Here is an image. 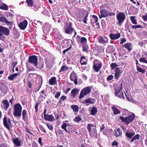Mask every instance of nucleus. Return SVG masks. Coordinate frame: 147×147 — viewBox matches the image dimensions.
Returning a JSON list of instances; mask_svg holds the SVG:
<instances>
[{
  "mask_svg": "<svg viewBox=\"0 0 147 147\" xmlns=\"http://www.w3.org/2000/svg\"><path fill=\"white\" fill-rule=\"evenodd\" d=\"M123 89V84L121 83L119 86L114 88V94L115 96L125 100V98L124 96L123 93L122 91Z\"/></svg>",
  "mask_w": 147,
  "mask_h": 147,
  "instance_id": "f257e3e1",
  "label": "nucleus"
},
{
  "mask_svg": "<svg viewBox=\"0 0 147 147\" xmlns=\"http://www.w3.org/2000/svg\"><path fill=\"white\" fill-rule=\"evenodd\" d=\"M120 119L123 122L125 123L126 125H128L130 123L132 122L135 118V115L134 113L129 115L128 117H123L120 116Z\"/></svg>",
  "mask_w": 147,
  "mask_h": 147,
  "instance_id": "f03ea898",
  "label": "nucleus"
},
{
  "mask_svg": "<svg viewBox=\"0 0 147 147\" xmlns=\"http://www.w3.org/2000/svg\"><path fill=\"white\" fill-rule=\"evenodd\" d=\"M22 107L19 103L16 104L14 106L13 115L15 117H20L22 115Z\"/></svg>",
  "mask_w": 147,
  "mask_h": 147,
  "instance_id": "7ed1b4c3",
  "label": "nucleus"
},
{
  "mask_svg": "<svg viewBox=\"0 0 147 147\" xmlns=\"http://www.w3.org/2000/svg\"><path fill=\"white\" fill-rule=\"evenodd\" d=\"M91 88L89 86H87L83 88L81 90L79 97V99H82L85 96L90 94L91 92Z\"/></svg>",
  "mask_w": 147,
  "mask_h": 147,
  "instance_id": "20e7f679",
  "label": "nucleus"
},
{
  "mask_svg": "<svg viewBox=\"0 0 147 147\" xmlns=\"http://www.w3.org/2000/svg\"><path fill=\"white\" fill-rule=\"evenodd\" d=\"M28 62L33 65L36 68H38L37 67L38 65V59L36 55H32L29 56Z\"/></svg>",
  "mask_w": 147,
  "mask_h": 147,
  "instance_id": "39448f33",
  "label": "nucleus"
},
{
  "mask_svg": "<svg viewBox=\"0 0 147 147\" xmlns=\"http://www.w3.org/2000/svg\"><path fill=\"white\" fill-rule=\"evenodd\" d=\"M116 17L118 21V24L121 26L125 19V13L123 12H120L117 14Z\"/></svg>",
  "mask_w": 147,
  "mask_h": 147,
  "instance_id": "423d86ee",
  "label": "nucleus"
},
{
  "mask_svg": "<svg viewBox=\"0 0 147 147\" xmlns=\"http://www.w3.org/2000/svg\"><path fill=\"white\" fill-rule=\"evenodd\" d=\"M64 29L66 33L69 34H71L74 30V28L72 27V24L71 22L65 26Z\"/></svg>",
  "mask_w": 147,
  "mask_h": 147,
  "instance_id": "0eeeda50",
  "label": "nucleus"
},
{
  "mask_svg": "<svg viewBox=\"0 0 147 147\" xmlns=\"http://www.w3.org/2000/svg\"><path fill=\"white\" fill-rule=\"evenodd\" d=\"M9 30L7 28L0 25V36L3 35L7 36L9 35L10 33Z\"/></svg>",
  "mask_w": 147,
  "mask_h": 147,
  "instance_id": "6e6552de",
  "label": "nucleus"
},
{
  "mask_svg": "<svg viewBox=\"0 0 147 147\" xmlns=\"http://www.w3.org/2000/svg\"><path fill=\"white\" fill-rule=\"evenodd\" d=\"M3 123L5 127L9 130L10 129V126L12 127L10 119L6 117H5L3 119Z\"/></svg>",
  "mask_w": 147,
  "mask_h": 147,
  "instance_id": "1a4fd4ad",
  "label": "nucleus"
},
{
  "mask_svg": "<svg viewBox=\"0 0 147 147\" xmlns=\"http://www.w3.org/2000/svg\"><path fill=\"white\" fill-rule=\"evenodd\" d=\"M95 61L99 62L98 63L94 64L93 66V69L95 72H98L102 67V63L98 60L95 59Z\"/></svg>",
  "mask_w": 147,
  "mask_h": 147,
  "instance_id": "9d476101",
  "label": "nucleus"
},
{
  "mask_svg": "<svg viewBox=\"0 0 147 147\" xmlns=\"http://www.w3.org/2000/svg\"><path fill=\"white\" fill-rule=\"evenodd\" d=\"M80 91V89L75 88L72 89L71 91V96L73 97V99L76 98Z\"/></svg>",
  "mask_w": 147,
  "mask_h": 147,
  "instance_id": "9b49d317",
  "label": "nucleus"
},
{
  "mask_svg": "<svg viewBox=\"0 0 147 147\" xmlns=\"http://www.w3.org/2000/svg\"><path fill=\"white\" fill-rule=\"evenodd\" d=\"M70 78L71 81L74 82L75 85L77 84V75L75 73H71L70 76Z\"/></svg>",
  "mask_w": 147,
  "mask_h": 147,
  "instance_id": "f8f14e48",
  "label": "nucleus"
},
{
  "mask_svg": "<svg viewBox=\"0 0 147 147\" xmlns=\"http://www.w3.org/2000/svg\"><path fill=\"white\" fill-rule=\"evenodd\" d=\"M121 74V70L119 68L116 67L115 69V73L114 77L115 79L117 80L119 78Z\"/></svg>",
  "mask_w": 147,
  "mask_h": 147,
  "instance_id": "ddd939ff",
  "label": "nucleus"
},
{
  "mask_svg": "<svg viewBox=\"0 0 147 147\" xmlns=\"http://www.w3.org/2000/svg\"><path fill=\"white\" fill-rule=\"evenodd\" d=\"M27 24V21L25 20L23 22L20 23L18 26L21 30H24L26 28Z\"/></svg>",
  "mask_w": 147,
  "mask_h": 147,
  "instance_id": "4468645a",
  "label": "nucleus"
},
{
  "mask_svg": "<svg viewBox=\"0 0 147 147\" xmlns=\"http://www.w3.org/2000/svg\"><path fill=\"white\" fill-rule=\"evenodd\" d=\"M109 36L111 40H115L119 38L120 37L121 34L119 33L115 34L111 33L109 34Z\"/></svg>",
  "mask_w": 147,
  "mask_h": 147,
  "instance_id": "2eb2a0df",
  "label": "nucleus"
},
{
  "mask_svg": "<svg viewBox=\"0 0 147 147\" xmlns=\"http://www.w3.org/2000/svg\"><path fill=\"white\" fill-rule=\"evenodd\" d=\"M96 101V100L91 98H89L87 99H85L84 101L82 102L83 104L90 103L94 104Z\"/></svg>",
  "mask_w": 147,
  "mask_h": 147,
  "instance_id": "dca6fc26",
  "label": "nucleus"
},
{
  "mask_svg": "<svg viewBox=\"0 0 147 147\" xmlns=\"http://www.w3.org/2000/svg\"><path fill=\"white\" fill-rule=\"evenodd\" d=\"M123 47H124L125 49L127 50L128 51L130 52L132 49V45L131 42L126 43L124 45H122Z\"/></svg>",
  "mask_w": 147,
  "mask_h": 147,
  "instance_id": "f3484780",
  "label": "nucleus"
},
{
  "mask_svg": "<svg viewBox=\"0 0 147 147\" xmlns=\"http://www.w3.org/2000/svg\"><path fill=\"white\" fill-rule=\"evenodd\" d=\"M0 22H4L7 25H11L12 23L9 21L4 16L0 17Z\"/></svg>",
  "mask_w": 147,
  "mask_h": 147,
  "instance_id": "a211bd4d",
  "label": "nucleus"
},
{
  "mask_svg": "<svg viewBox=\"0 0 147 147\" xmlns=\"http://www.w3.org/2000/svg\"><path fill=\"white\" fill-rule=\"evenodd\" d=\"M2 103L4 106V109L5 110H7L9 107V104L7 100H4L2 102Z\"/></svg>",
  "mask_w": 147,
  "mask_h": 147,
  "instance_id": "6ab92c4d",
  "label": "nucleus"
},
{
  "mask_svg": "<svg viewBox=\"0 0 147 147\" xmlns=\"http://www.w3.org/2000/svg\"><path fill=\"white\" fill-rule=\"evenodd\" d=\"M98 42L99 43L102 44L107 43L108 42V39L107 38H104L103 37L101 36L98 39Z\"/></svg>",
  "mask_w": 147,
  "mask_h": 147,
  "instance_id": "aec40b11",
  "label": "nucleus"
},
{
  "mask_svg": "<svg viewBox=\"0 0 147 147\" xmlns=\"http://www.w3.org/2000/svg\"><path fill=\"white\" fill-rule=\"evenodd\" d=\"M13 142L16 146H21V141H19L18 138H14L13 140Z\"/></svg>",
  "mask_w": 147,
  "mask_h": 147,
  "instance_id": "412c9836",
  "label": "nucleus"
},
{
  "mask_svg": "<svg viewBox=\"0 0 147 147\" xmlns=\"http://www.w3.org/2000/svg\"><path fill=\"white\" fill-rule=\"evenodd\" d=\"M122 134V131L119 128H118L117 130L115 131L114 135L115 137L117 138L121 135Z\"/></svg>",
  "mask_w": 147,
  "mask_h": 147,
  "instance_id": "4be33fe9",
  "label": "nucleus"
},
{
  "mask_svg": "<svg viewBox=\"0 0 147 147\" xmlns=\"http://www.w3.org/2000/svg\"><path fill=\"white\" fill-rule=\"evenodd\" d=\"M44 119L46 121H52L54 120V118L52 115L47 114L44 117Z\"/></svg>",
  "mask_w": 147,
  "mask_h": 147,
  "instance_id": "5701e85b",
  "label": "nucleus"
},
{
  "mask_svg": "<svg viewBox=\"0 0 147 147\" xmlns=\"http://www.w3.org/2000/svg\"><path fill=\"white\" fill-rule=\"evenodd\" d=\"M100 14L102 18H105L108 16V12L107 10L105 9H102L100 11Z\"/></svg>",
  "mask_w": 147,
  "mask_h": 147,
  "instance_id": "b1692460",
  "label": "nucleus"
},
{
  "mask_svg": "<svg viewBox=\"0 0 147 147\" xmlns=\"http://www.w3.org/2000/svg\"><path fill=\"white\" fill-rule=\"evenodd\" d=\"M67 132L68 133H69L70 132H74L76 131L74 130V128L73 126L71 125H68L67 126Z\"/></svg>",
  "mask_w": 147,
  "mask_h": 147,
  "instance_id": "393cba45",
  "label": "nucleus"
},
{
  "mask_svg": "<svg viewBox=\"0 0 147 147\" xmlns=\"http://www.w3.org/2000/svg\"><path fill=\"white\" fill-rule=\"evenodd\" d=\"M20 74L18 73H15L13 74H12L9 76H8V78L9 80L12 81L14 80V79L16 78L17 76L19 75Z\"/></svg>",
  "mask_w": 147,
  "mask_h": 147,
  "instance_id": "a878e982",
  "label": "nucleus"
},
{
  "mask_svg": "<svg viewBox=\"0 0 147 147\" xmlns=\"http://www.w3.org/2000/svg\"><path fill=\"white\" fill-rule=\"evenodd\" d=\"M57 82L56 78L55 77H52L49 80V83L51 85H54Z\"/></svg>",
  "mask_w": 147,
  "mask_h": 147,
  "instance_id": "bb28decb",
  "label": "nucleus"
},
{
  "mask_svg": "<svg viewBox=\"0 0 147 147\" xmlns=\"http://www.w3.org/2000/svg\"><path fill=\"white\" fill-rule=\"evenodd\" d=\"M87 127L90 134L92 131V129L94 130V125L92 123H89L88 124Z\"/></svg>",
  "mask_w": 147,
  "mask_h": 147,
  "instance_id": "cd10ccee",
  "label": "nucleus"
},
{
  "mask_svg": "<svg viewBox=\"0 0 147 147\" xmlns=\"http://www.w3.org/2000/svg\"><path fill=\"white\" fill-rule=\"evenodd\" d=\"M112 109L113 112V113L114 115H117V114H120L121 113L120 111L115 107L113 106L112 107Z\"/></svg>",
  "mask_w": 147,
  "mask_h": 147,
  "instance_id": "c85d7f7f",
  "label": "nucleus"
},
{
  "mask_svg": "<svg viewBox=\"0 0 147 147\" xmlns=\"http://www.w3.org/2000/svg\"><path fill=\"white\" fill-rule=\"evenodd\" d=\"M135 134V133L134 131L133 132L130 133L129 132H127L125 133V136L128 138L131 139L132 138V137L134 136Z\"/></svg>",
  "mask_w": 147,
  "mask_h": 147,
  "instance_id": "c756f323",
  "label": "nucleus"
},
{
  "mask_svg": "<svg viewBox=\"0 0 147 147\" xmlns=\"http://www.w3.org/2000/svg\"><path fill=\"white\" fill-rule=\"evenodd\" d=\"M86 58L84 56H83L81 57L80 62L81 65H86L87 62L85 61L84 59H86Z\"/></svg>",
  "mask_w": 147,
  "mask_h": 147,
  "instance_id": "7c9ffc66",
  "label": "nucleus"
},
{
  "mask_svg": "<svg viewBox=\"0 0 147 147\" xmlns=\"http://www.w3.org/2000/svg\"><path fill=\"white\" fill-rule=\"evenodd\" d=\"M0 9L3 10H7L8 9V7L7 5L3 3L0 5Z\"/></svg>",
  "mask_w": 147,
  "mask_h": 147,
  "instance_id": "2f4dec72",
  "label": "nucleus"
},
{
  "mask_svg": "<svg viewBox=\"0 0 147 147\" xmlns=\"http://www.w3.org/2000/svg\"><path fill=\"white\" fill-rule=\"evenodd\" d=\"M97 112V109L95 107H93L92 109L91 110L90 114L94 115Z\"/></svg>",
  "mask_w": 147,
  "mask_h": 147,
  "instance_id": "473e14b6",
  "label": "nucleus"
},
{
  "mask_svg": "<svg viewBox=\"0 0 147 147\" xmlns=\"http://www.w3.org/2000/svg\"><path fill=\"white\" fill-rule=\"evenodd\" d=\"M26 3L29 7H33L34 3L33 0H26Z\"/></svg>",
  "mask_w": 147,
  "mask_h": 147,
  "instance_id": "72a5a7b5",
  "label": "nucleus"
},
{
  "mask_svg": "<svg viewBox=\"0 0 147 147\" xmlns=\"http://www.w3.org/2000/svg\"><path fill=\"white\" fill-rule=\"evenodd\" d=\"M22 119L24 121H25V120L26 117L27 116V113L26 110L25 109L23 110L22 112Z\"/></svg>",
  "mask_w": 147,
  "mask_h": 147,
  "instance_id": "f704fd0d",
  "label": "nucleus"
},
{
  "mask_svg": "<svg viewBox=\"0 0 147 147\" xmlns=\"http://www.w3.org/2000/svg\"><path fill=\"white\" fill-rule=\"evenodd\" d=\"M71 108L75 112H78L79 110V107L77 105H72L71 106Z\"/></svg>",
  "mask_w": 147,
  "mask_h": 147,
  "instance_id": "c9c22d12",
  "label": "nucleus"
},
{
  "mask_svg": "<svg viewBox=\"0 0 147 147\" xmlns=\"http://www.w3.org/2000/svg\"><path fill=\"white\" fill-rule=\"evenodd\" d=\"M140 136L139 134H136L134 137L131 138L130 141V142H133L135 140L139 139Z\"/></svg>",
  "mask_w": 147,
  "mask_h": 147,
  "instance_id": "e433bc0d",
  "label": "nucleus"
},
{
  "mask_svg": "<svg viewBox=\"0 0 147 147\" xmlns=\"http://www.w3.org/2000/svg\"><path fill=\"white\" fill-rule=\"evenodd\" d=\"M137 70L139 72L142 73V74H144L145 72V70L139 67L138 66H136Z\"/></svg>",
  "mask_w": 147,
  "mask_h": 147,
  "instance_id": "4c0bfd02",
  "label": "nucleus"
},
{
  "mask_svg": "<svg viewBox=\"0 0 147 147\" xmlns=\"http://www.w3.org/2000/svg\"><path fill=\"white\" fill-rule=\"evenodd\" d=\"M68 69V67L66 65H63L61 66V69H60L59 72L60 73L62 71H66Z\"/></svg>",
  "mask_w": 147,
  "mask_h": 147,
  "instance_id": "58836bf2",
  "label": "nucleus"
},
{
  "mask_svg": "<svg viewBox=\"0 0 147 147\" xmlns=\"http://www.w3.org/2000/svg\"><path fill=\"white\" fill-rule=\"evenodd\" d=\"M68 125L66 123H63L62 125L61 126V128L64 130L66 132H67V129L66 128Z\"/></svg>",
  "mask_w": 147,
  "mask_h": 147,
  "instance_id": "ea45409f",
  "label": "nucleus"
},
{
  "mask_svg": "<svg viewBox=\"0 0 147 147\" xmlns=\"http://www.w3.org/2000/svg\"><path fill=\"white\" fill-rule=\"evenodd\" d=\"M80 43L83 45L87 43V39L84 37H82L80 39Z\"/></svg>",
  "mask_w": 147,
  "mask_h": 147,
  "instance_id": "a19ab883",
  "label": "nucleus"
},
{
  "mask_svg": "<svg viewBox=\"0 0 147 147\" xmlns=\"http://www.w3.org/2000/svg\"><path fill=\"white\" fill-rule=\"evenodd\" d=\"M43 31L45 33H48L49 31V28L48 26H45L43 29Z\"/></svg>",
  "mask_w": 147,
  "mask_h": 147,
  "instance_id": "79ce46f5",
  "label": "nucleus"
},
{
  "mask_svg": "<svg viewBox=\"0 0 147 147\" xmlns=\"http://www.w3.org/2000/svg\"><path fill=\"white\" fill-rule=\"evenodd\" d=\"M130 19L132 24H137V22L135 19V16H131Z\"/></svg>",
  "mask_w": 147,
  "mask_h": 147,
  "instance_id": "37998d69",
  "label": "nucleus"
},
{
  "mask_svg": "<svg viewBox=\"0 0 147 147\" xmlns=\"http://www.w3.org/2000/svg\"><path fill=\"white\" fill-rule=\"evenodd\" d=\"M126 93L125 94V95L127 98V99L128 101H130L131 100V96L128 94V93H127V91H126Z\"/></svg>",
  "mask_w": 147,
  "mask_h": 147,
  "instance_id": "c03bdc74",
  "label": "nucleus"
},
{
  "mask_svg": "<svg viewBox=\"0 0 147 147\" xmlns=\"http://www.w3.org/2000/svg\"><path fill=\"white\" fill-rule=\"evenodd\" d=\"M74 121H76L77 123H79V122L81 121L82 119L78 115L75 118L73 119Z\"/></svg>",
  "mask_w": 147,
  "mask_h": 147,
  "instance_id": "a18cd8bd",
  "label": "nucleus"
},
{
  "mask_svg": "<svg viewBox=\"0 0 147 147\" xmlns=\"http://www.w3.org/2000/svg\"><path fill=\"white\" fill-rule=\"evenodd\" d=\"M139 61L141 62L147 64V58L146 59L145 57L141 58L139 59Z\"/></svg>",
  "mask_w": 147,
  "mask_h": 147,
  "instance_id": "49530a36",
  "label": "nucleus"
},
{
  "mask_svg": "<svg viewBox=\"0 0 147 147\" xmlns=\"http://www.w3.org/2000/svg\"><path fill=\"white\" fill-rule=\"evenodd\" d=\"M92 20L94 21L93 23H96L98 20V17L96 15H93L92 16Z\"/></svg>",
  "mask_w": 147,
  "mask_h": 147,
  "instance_id": "de8ad7c7",
  "label": "nucleus"
},
{
  "mask_svg": "<svg viewBox=\"0 0 147 147\" xmlns=\"http://www.w3.org/2000/svg\"><path fill=\"white\" fill-rule=\"evenodd\" d=\"M110 66L111 69H113L115 68L118 66V65L115 63H113L111 64Z\"/></svg>",
  "mask_w": 147,
  "mask_h": 147,
  "instance_id": "09e8293b",
  "label": "nucleus"
},
{
  "mask_svg": "<svg viewBox=\"0 0 147 147\" xmlns=\"http://www.w3.org/2000/svg\"><path fill=\"white\" fill-rule=\"evenodd\" d=\"M40 103V101H38L36 102V105L35 106V112L36 113L38 111V107L39 104Z\"/></svg>",
  "mask_w": 147,
  "mask_h": 147,
  "instance_id": "8fccbe9b",
  "label": "nucleus"
},
{
  "mask_svg": "<svg viewBox=\"0 0 147 147\" xmlns=\"http://www.w3.org/2000/svg\"><path fill=\"white\" fill-rule=\"evenodd\" d=\"M67 98V97L65 96H62L60 98L59 100V102L60 103H61L62 101H64V100H65Z\"/></svg>",
  "mask_w": 147,
  "mask_h": 147,
  "instance_id": "3c124183",
  "label": "nucleus"
},
{
  "mask_svg": "<svg viewBox=\"0 0 147 147\" xmlns=\"http://www.w3.org/2000/svg\"><path fill=\"white\" fill-rule=\"evenodd\" d=\"M142 28V26L141 25H132L131 28L133 29H136L137 28Z\"/></svg>",
  "mask_w": 147,
  "mask_h": 147,
  "instance_id": "603ef678",
  "label": "nucleus"
},
{
  "mask_svg": "<svg viewBox=\"0 0 147 147\" xmlns=\"http://www.w3.org/2000/svg\"><path fill=\"white\" fill-rule=\"evenodd\" d=\"M39 127L40 130L42 132H43L45 133H47L46 130H45L44 127L42 125H40Z\"/></svg>",
  "mask_w": 147,
  "mask_h": 147,
  "instance_id": "864d4df0",
  "label": "nucleus"
},
{
  "mask_svg": "<svg viewBox=\"0 0 147 147\" xmlns=\"http://www.w3.org/2000/svg\"><path fill=\"white\" fill-rule=\"evenodd\" d=\"M113 76L112 75H109V76H108L107 78V81H109L112 80L113 78Z\"/></svg>",
  "mask_w": 147,
  "mask_h": 147,
  "instance_id": "5fc2aeb1",
  "label": "nucleus"
},
{
  "mask_svg": "<svg viewBox=\"0 0 147 147\" xmlns=\"http://www.w3.org/2000/svg\"><path fill=\"white\" fill-rule=\"evenodd\" d=\"M60 95L61 92H57L55 95V98H56L58 99Z\"/></svg>",
  "mask_w": 147,
  "mask_h": 147,
  "instance_id": "6e6d98bb",
  "label": "nucleus"
},
{
  "mask_svg": "<svg viewBox=\"0 0 147 147\" xmlns=\"http://www.w3.org/2000/svg\"><path fill=\"white\" fill-rule=\"evenodd\" d=\"M48 128L51 130L52 131L53 129V126L49 124L48 123L46 124Z\"/></svg>",
  "mask_w": 147,
  "mask_h": 147,
  "instance_id": "4d7b16f0",
  "label": "nucleus"
},
{
  "mask_svg": "<svg viewBox=\"0 0 147 147\" xmlns=\"http://www.w3.org/2000/svg\"><path fill=\"white\" fill-rule=\"evenodd\" d=\"M82 48V51H83L85 52H87L88 51V49L87 48V46H86L85 45L83 46Z\"/></svg>",
  "mask_w": 147,
  "mask_h": 147,
  "instance_id": "13d9d810",
  "label": "nucleus"
},
{
  "mask_svg": "<svg viewBox=\"0 0 147 147\" xmlns=\"http://www.w3.org/2000/svg\"><path fill=\"white\" fill-rule=\"evenodd\" d=\"M71 48V47L70 46L66 49L64 50L63 52V55H65L66 52L68 51Z\"/></svg>",
  "mask_w": 147,
  "mask_h": 147,
  "instance_id": "bf43d9fd",
  "label": "nucleus"
},
{
  "mask_svg": "<svg viewBox=\"0 0 147 147\" xmlns=\"http://www.w3.org/2000/svg\"><path fill=\"white\" fill-rule=\"evenodd\" d=\"M111 145L113 146H117L118 145V142L116 141H114L113 142Z\"/></svg>",
  "mask_w": 147,
  "mask_h": 147,
  "instance_id": "052dcab7",
  "label": "nucleus"
},
{
  "mask_svg": "<svg viewBox=\"0 0 147 147\" xmlns=\"http://www.w3.org/2000/svg\"><path fill=\"white\" fill-rule=\"evenodd\" d=\"M126 41V39L125 38H123L121 39V42H120V44L122 45Z\"/></svg>",
  "mask_w": 147,
  "mask_h": 147,
  "instance_id": "680f3d73",
  "label": "nucleus"
},
{
  "mask_svg": "<svg viewBox=\"0 0 147 147\" xmlns=\"http://www.w3.org/2000/svg\"><path fill=\"white\" fill-rule=\"evenodd\" d=\"M144 21H146L147 20V13L146 15L143 16L142 17Z\"/></svg>",
  "mask_w": 147,
  "mask_h": 147,
  "instance_id": "e2e57ef3",
  "label": "nucleus"
},
{
  "mask_svg": "<svg viewBox=\"0 0 147 147\" xmlns=\"http://www.w3.org/2000/svg\"><path fill=\"white\" fill-rule=\"evenodd\" d=\"M85 14H86V16L84 17V20H87V17L88 15V13L87 11L85 12Z\"/></svg>",
  "mask_w": 147,
  "mask_h": 147,
  "instance_id": "0e129e2a",
  "label": "nucleus"
},
{
  "mask_svg": "<svg viewBox=\"0 0 147 147\" xmlns=\"http://www.w3.org/2000/svg\"><path fill=\"white\" fill-rule=\"evenodd\" d=\"M26 131L27 133H28L29 134H32V133L30 131V130L29 129H28L27 127H26Z\"/></svg>",
  "mask_w": 147,
  "mask_h": 147,
  "instance_id": "69168bd1",
  "label": "nucleus"
},
{
  "mask_svg": "<svg viewBox=\"0 0 147 147\" xmlns=\"http://www.w3.org/2000/svg\"><path fill=\"white\" fill-rule=\"evenodd\" d=\"M105 129V125L104 124H102V126L100 128V131H102L103 130H104Z\"/></svg>",
  "mask_w": 147,
  "mask_h": 147,
  "instance_id": "338daca9",
  "label": "nucleus"
},
{
  "mask_svg": "<svg viewBox=\"0 0 147 147\" xmlns=\"http://www.w3.org/2000/svg\"><path fill=\"white\" fill-rule=\"evenodd\" d=\"M38 141L39 143L41 145H42V138L41 137H40L38 138Z\"/></svg>",
  "mask_w": 147,
  "mask_h": 147,
  "instance_id": "774afa93",
  "label": "nucleus"
}]
</instances>
